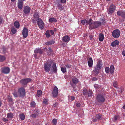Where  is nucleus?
I'll return each mask as SVG.
<instances>
[{
    "mask_svg": "<svg viewBox=\"0 0 125 125\" xmlns=\"http://www.w3.org/2000/svg\"><path fill=\"white\" fill-rule=\"evenodd\" d=\"M44 69L46 72H49L51 71L53 73H56L57 71V69L55 63H53V61L50 60L45 63Z\"/></svg>",
    "mask_w": 125,
    "mask_h": 125,
    "instance_id": "nucleus-1",
    "label": "nucleus"
},
{
    "mask_svg": "<svg viewBox=\"0 0 125 125\" xmlns=\"http://www.w3.org/2000/svg\"><path fill=\"white\" fill-rule=\"evenodd\" d=\"M91 21L90 25L89 28L90 29H96L100 26L101 25V22L98 21H95L92 22Z\"/></svg>",
    "mask_w": 125,
    "mask_h": 125,
    "instance_id": "nucleus-2",
    "label": "nucleus"
},
{
    "mask_svg": "<svg viewBox=\"0 0 125 125\" xmlns=\"http://www.w3.org/2000/svg\"><path fill=\"white\" fill-rule=\"evenodd\" d=\"M102 65V61L100 60H98L96 66L95 67L94 70L93 71V73H94L95 74L98 73L99 70L101 69Z\"/></svg>",
    "mask_w": 125,
    "mask_h": 125,
    "instance_id": "nucleus-3",
    "label": "nucleus"
},
{
    "mask_svg": "<svg viewBox=\"0 0 125 125\" xmlns=\"http://www.w3.org/2000/svg\"><path fill=\"white\" fill-rule=\"evenodd\" d=\"M18 92L20 97H23L25 96V90L22 87L19 89L18 90Z\"/></svg>",
    "mask_w": 125,
    "mask_h": 125,
    "instance_id": "nucleus-4",
    "label": "nucleus"
},
{
    "mask_svg": "<svg viewBox=\"0 0 125 125\" xmlns=\"http://www.w3.org/2000/svg\"><path fill=\"white\" fill-rule=\"evenodd\" d=\"M96 99L97 102L99 103L104 102L105 99L104 97L101 94H98L97 96Z\"/></svg>",
    "mask_w": 125,
    "mask_h": 125,
    "instance_id": "nucleus-5",
    "label": "nucleus"
},
{
    "mask_svg": "<svg viewBox=\"0 0 125 125\" xmlns=\"http://www.w3.org/2000/svg\"><path fill=\"white\" fill-rule=\"evenodd\" d=\"M120 31L118 29H116L114 30L112 32V35L115 38H118L120 36Z\"/></svg>",
    "mask_w": 125,
    "mask_h": 125,
    "instance_id": "nucleus-6",
    "label": "nucleus"
},
{
    "mask_svg": "<svg viewBox=\"0 0 125 125\" xmlns=\"http://www.w3.org/2000/svg\"><path fill=\"white\" fill-rule=\"evenodd\" d=\"M28 30L25 27H24L22 31L23 37L26 38L28 36Z\"/></svg>",
    "mask_w": 125,
    "mask_h": 125,
    "instance_id": "nucleus-7",
    "label": "nucleus"
},
{
    "mask_svg": "<svg viewBox=\"0 0 125 125\" xmlns=\"http://www.w3.org/2000/svg\"><path fill=\"white\" fill-rule=\"evenodd\" d=\"M115 6L113 5H111L109 10L108 11V12L109 14H112L114 12L115 10Z\"/></svg>",
    "mask_w": 125,
    "mask_h": 125,
    "instance_id": "nucleus-8",
    "label": "nucleus"
},
{
    "mask_svg": "<svg viewBox=\"0 0 125 125\" xmlns=\"http://www.w3.org/2000/svg\"><path fill=\"white\" fill-rule=\"evenodd\" d=\"M37 24L40 28L41 29H43L44 27V23L43 22L42 20L41 19H39L37 21Z\"/></svg>",
    "mask_w": 125,
    "mask_h": 125,
    "instance_id": "nucleus-9",
    "label": "nucleus"
},
{
    "mask_svg": "<svg viewBox=\"0 0 125 125\" xmlns=\"http://www.w3.org/2000/svg\"><path fill=\"white\" fill-rule=\"evenodd\" d=\"M40 19L39 18L38 13L37 12H35L33 15V18L32 19L33 23H36V21Z\"/></svg>",
    "mask_w": 125,
    "mask_h": 125,
    "instance_id": "nucleus-10",
    "label": "nucleus"
},
{
    "mask_svg": "<svg viewBox=\"0 0 125 125\" xmlns=\"http://www.w3.org/2000/svg\"><path fill=\"white\" fill-rule=\"evenodd\" d=\"M31 81V79L28 78L24 79L22 80L21 81V83L24 85H25L27 84V83Z\"/></svg>",
    "mask_w": 125,
    "mask_h": 125,
    "instance_id": "nucleus-11",
    "label": "nucleus"
},
{
    "mask_svg": "<svg viewBox=\"0 0 125 125\" xmlns=\"http://www.w3.org/2000/svg\"><path fill=\"white\" fill-rule=\"evenodd\" d=\"M58 93V89L57 87L55 86L52 92V94L53 96L55 97L57 95Z\"/></svg>",
    "mask_w": 125,
    "mask_h": 125,
    "instance_id": "nucleus-12",
    "label": "nucleus"
},
{
    "mask_svg": "<svg viewBox=\"0 0 125 125\" xmlns=\"http://www.w3.org/2000/svg\"><path fill=\"white\" fill-rule=\"evenodd\" d=\"M1 71L2 72L4 73L8 74L10 72V69L7 67H3L1 69Z\"/></svg>",
    "mask_w": 125,
    "mask_h": 125,
    "instance_id": "nucleus-13",
    "label": "nucleus"
},
{
    "mask_svg": "<svg viewBox=\"0 0 125 125\" xmlns=\"http://www.w3.org/2000/svg\"><path fill=\"white\" fill-rule=\"evenodd\" d=\"M31 10V9L29 6H25L24 7L23 11L25 14H28L30 12Z\"/></svg>",
    "mask_w": 125,
    "mask_h": 125,
    "instance_id": "nucleus-14",
    "label": "nucleus"
},
{
    "mask_svg": "<svg viewBox=\"0 0 125 125\" xmlns=\"http://www.w3.org/2000/svg\"><path fill=\"white\" fill-rule=\"evenodd\" d=\"M117 14L118 16H121L122 18L125 17V12L123 10H118L117 11Z\"/></svg>",
    "mask_w": 125,
    "mask_h": 125,
    "instance_id": "nucleus-15",
    "label": "nucleus"
},
{
    "mask_svg": "<svg viewBox=\"0 0 125 125\" xmlns=\"http://www.w3.org/2000/svg\"><path fill=\"white\" fill-rule=\"evenodd\" d=\"M101 116L99 114H96L94 116V119L92 121V123L95 122L97 121V120H99L101 119Z\"/></svg>",
    "mask_w": 125,
    "mask_h": 125,
    "instance_id": "nucleus-16",
    "label": "nucleus"
},
{
    "mask_svg": "<svg viewBox=\"0 0 125 125\" xmlns=\"http://www.w3.org/2000/svg\"><path fill=\"white\" fill-rule=\"evenodd\" d=\"M92 20L90 19L89 20L87 21L86 20H82L81 22L82 24L83 25H84L85 24H86L87 25H90L91 21H92Z\"/></svg>",
    "mask_w": 125,
    "mask_h": 125,
    "instance_id": "nucleus-17",
    "label": "nucleus"
},
{
    "mask_svg": "<svg viewBox=\"0 0 125 125\" xmlns=\"http://www.w3.org/2000/svg\"><path fill=\"white\" fill-rule=\"evenodd\" d=\"M70 39V37L66 35L63 37L62 40L63 42L67 43L69 41Z\"/></svg>",
    "mask_w": 125,
    "mask_h": 125,
    "instance_id": "nucleus-18",
    "label": "nucleus"
},
{
    "mask_svg": "<svg viewBox=\"0 0 125 125\" xmlns=\"http://www.w3.org/2000/svg\"><path fill=\"white\" fill-rule=\"evenodd\" d=\"M18 8L21 9H22L23 4V2L22 0H18Z\"/></svg>",
    "mask_w": 125,
    "mask_h": 125,
    "instance_id": "nucleus-19",
    "label": "nucleus"
},
{
    "mask_svg": "<svg viewBox=\"0 0 125 125\" xmlns=\"http://www.w3.org/2000/svg\"><path fill=\"white\" fill-rule=\"evenodd\" d=\"M99 40L100 41H103L104 38V34L101 33H99L98 36Z\"/></svg>",
    "mask_w": 125,
    "mask_h": 125,
    "instance_id": "nucleus-20",
    "label": "nucleus"
},
{
    "mask_svg": "<svg viewBox=\"0 0 125 125\" xmlns=\"http://www.w3.org/2000/svg\"><path fill=\"white\" fill-rule=\"evenodd\" d=\"M43 52L42 50H41L40 48H36L34 50V53H39L40 54H42Z\"/></svg>",
    "mask_w": 125,
    "mask_h": 125,
    "instance_id": "nucleus-21",
    "label": "nucleus"
},
{
    "mask_svg": "<svg viewBox=\"0 0 125 125\" xmlns=\"http://www.w3.org/2000/svg\"><path fill=\"white\" fill-rule=\"evenodd\" d=\"M88 63L89 67L92 66L93 64V60L91 58H90L88 61Z\"/></svg>",
    "mask_w": 125,
    "mask_h": 125,
    "instance_id": "nucleus-22",
    "label": "nucleus"
},
{
    "mask_svg": "<svg viewBox=\"0 0 125 125\" xmlns=\"http://www.w3.org/2000/svg\"><path fill=\"white\" fill-rule=\"evenodd\" d=\"M119 43V41L117 40H115L111 43V45L113 47H115L118 45Z\"/></svg>",
    "mask_w": 125,
    "mask_h": 125,
    "instance_id": "nucleus-23",
    "label": "nucleus"
},
{
    "mask_svg": "<svg viewBox=\"0 0 125 125\" xmlns=\"http://www.w3.org/2000/svg\"><path fill=\"white\" fill-rule=\"evenodd\" d=\"M72 81L74 84H76L78 82V79L75 77H73L72 79Z\"/></svg>",
    "mask_w": 125,
    "mask_h": 125,
    "instance_id": "nucleus-24",
    "label": "nucleus"
},
{
    "mask_svg": "<svg viewBox=\"0 0 125 125\" xmlns=\"http://www.w3.org/2000/svg\"><path fill=\"white\" fill-rule=\"evenodd\" d=\"M14 26L16 28L19 29L20 26V23L16 21L14 23Z\"/></svg>",
    "mask_w": 125,
    "mask_h": 125,
    "instance_id": "nucleus-25",
    "label": "nucleus"
},
{
    "mask_svg": "<svg viewBox=\"0 0 125 125\" xmlns=\"http://www.w3.org/2000/svg\"><path fill=\"white\" fill-rule=\"evenodd\" d=\"M13 116L12 113H8L7 114V117L9 119H11L13 117Z\"/></svg>",
    "mask_w": 125,
    "mask_h": 125,
    "instance_id": "nucleus-26",
    "label": "nucleus"
},
{
    "mask_svg": "<svg viewBox=\"0 0 125 125\" xmlns=\"http://www.w3.org/2000/svg\"><path fill=\"white\" fill-rule=\"evenodd\" d=\"M110 71L111 73H113L114 72L115 68L113 65H112L110 67Z\"/></svg>",
    "mask_w": 125,
    "mask_h": 125,
    "instance_id": "nucleus-27",
    "label": "nucleus"
},
{
    "mask_svg": "<svg viewBox=\"0 0 125 125\" xmlns=\"http://www.w3.org/2000/svg\"><path fill=\"white\" fill-rule=\"evenodd\" d=\"M54 43V41L52 40L46 42L45 44L47 45H50L53 44Z\"/></svg>",
    "mask_w": 125,
    "mask_h": 125,
    "instance_id": "nucleus-28",
    "label": "nucleus"
},
{
    "mask_svg": "<svg viewBox=\"0 0 125 125\" xmlns=\"http://www.w3.org/2000/svg\"><path fill=\"white\" fill-rule=\"evenodd\" d=\"M49 21L50 22L52 23L56 22L57 21L55 18H52L49 19Z\"/></svg>",
    "mask_w": 125,
    "mask_h": 125,
    "instance_id": "nucleus-29",
    "label": "nucleus"
},
{
    "mask_svg": "<svg viewBox=\"0 0 125 125\" xmlns=\"http://www.w3.org/2000/svg\"><path fill=\"white\" fill-rule=\"evenodd\" d=\"M20 118L22 120H24L25 118V115L23 114H20Z\"/></svg>",
    "mask_w": 125,
    "mask_h": 125,
    "instance_id": "nucleus-30",
    "label": "nucleus"
},
{
    "mask_svg": "<svg viewBox=\"0 0 125 125\" xmlns=\"http://www.w3.org/2000/svg\"><path fill=\"white\" fill-rule=\"evenodd\" d=\"M93 93L92 92L91 90L90 89L88 90V93L87 94L89 97H91L92 96Z\"/></svg>",
    "mask_w": 125,
    "mask_h": 125,
    "instance_id": "nucleus-31",
    "label": "nucleus"
},
{
    "mask_svg": "<svg viewBox=\"0 0 125 125\" xmlns=\"http://www.w3.org/2000/svg\"><path fill=\"white\" fill-rule=\"evenodd\" d=\"M61 70L62 73H64L66 72V68L65 67H61Z\"/></svg>",
    "mask_w": 125,
    "mask_h": 125,
    "instance_id": "nucleus-32",
    "label": "nucleus"
},
{
    "mask_svg": "<svg viewBox=\"0 0 125 125\" xmlns=\"http://www.w3.org/2000/svg\"><path fill=\"white\" fill-rule=\"evenodd\" d=\"M42 92L40 90H38L37 93V95L38 97L40 96L42 94Z\"/></svg>",
    "mask_w": 125,
    "mask_h": 125,
    "instance_id": "nucleus-33",
    "label": "nucleus"
},
{
    "mask_svg": "<svg viewBox=\"0 0 125 125\" xmlns=\"http://www.w3.org/2000/svg\"><path fill=\"white\" fill-rule=\"evenodd\" d=\"M75 97H74L73 96H69V99L70 101H72L74 100Z\"/></svg>",
    "mask_w": 125,
    "mask_h": 125,
    "instance_id": "nucleus-34",
    "label": "nucleus"
},
{
    "mask_svg": "<svg viewBox=\"0 0 125 125\" xmlns=\"http://www.w3.org/2000/svg\"><path fill=\"white\" fill-rule=\"evenodd\" d=\"M89 89H84L83 90V94L84 95H86L88 93V90Z\"/></svg>",
    "mask_w": 125,
    "mask_h": 125,
    "instance_id": "nucleus-35",
    "label": "nucleus"
},
{
    "mask_svg": "<svg viewBox=\"0 0 125 125\" xmlns=\"http://www.w3.org/2000/svg\"><path fill=\"white\" fill-rule=\"evenodd\" d=\"M5 59L6 58L4 56L0 55V62H3L4 61Z\"/></svg>",
    "mask_w": 125,
    "mask_h": 125,
    "instance_id": "nucleus-36",
    "label": "nucleus"
},
{
    "mask_svg": "<svg viewBox=\"0 0 125 125\" xmlns=\"http://www.w3.org/2000/svg\"><path fill=\"white\" fill-rule=\"evenodd\" d=\"M45 34L46 35V36L47 38H49L51 36V35L49 34V31H47L46 32Z\"/></svg>",
    "mask_w": 125,
    "mask_h": 125,
    "instance_id": "nucleus-37",
    "label": "nucleus"
},
{
    "mask_svg": "<svg viewBox=\"0 0 125 125\" xmlns=\"http://www.w3.org/2000/svg\"><path fill=\"white\" fill-rule=\"evenodd\" d=\"M11 31L13 34H15L16 33L17 31V30L14 28H12L11 29Z\"/></svg>",
    "mask_w": 125,
    "mask_h": 125,
    "instance_id": "nucleus-38",
    "label": "nucleus"
},
{
    "mask_svg": "<svg viewBox=\"0 0 125 125\" xmlns=\"http://www.w3.org/2000/svg\"><path fill=\"white\" fill-rule=\"evenodd\" d=\"M105 72L106 73H108L110 72V69L108 67H105Z\"/></svg>",
    "mask_w": 125,
    "mask_h": 125,
    "instance_id": "nucleus-39",
    "label": "nucleus"
},
{
    "mask_svg": "<svg viewBox=\"0 0 125 125\" xmlns=\"http://www.w3.org/2000/svg\"><path fill=\"white\" fill-rule=\"evenodd\" d=\"M13 94L15 97H17L19 94L18 92V93L16 92H14Z\"/></svg>",
    "mask_w": 125,
    "mask_h": 125,
    "instance_id": "nucleus-40",
    "label": "nucleus"
},
{
    "mask_svg": "<svg viewBox=\"0 0 125 125\" xmlns=\"http://www.w3.org/2000/svg\"><path fill=\"white\" fill-rule=\"evenodd\" d=\"M57 7L60 10H62L63 9L62 6L61 4H59L58 5Z\"/></svg>",
    "mask_w": 125,
    "mask_h": 125,
    "instance_id": "nucleus-41",
    "label": "nucleus"
},
{
    "mask_svg": "<svg viewBox=\"0 0 125 125\" xmlns=\"http://www.w3.org/2000/svg\"><path fill=\"white\" fill-rule=\"evenodd\" d=\"M43 102L45 104H47L48 103V99L46 98H44Z\"/></svg>",
    "mask_w": 125,
    "mask_h": 125,
    "instance_id": "nucleus-42",
    "label": "nucleus"
},
{
    "mask_svg": "<svg viewBox=\"0 0 125 125\" xmlns=\"http://www.w3.org/2000/svg\"><path fill=\"white\" fill-rule=\"evenodd\" d=\"M30 104L31 106L32 107H34L35 106L36 103L34 101H32L30 103Z\"/></svg>",
    "mask_w": 125,
    "mask_h": 125,
    "instance_id": "nucleus-43",
    "label": "nucleus"
},
{
    "mask_svg": "<svg viewBox=\"0 0 125 125\" xmlns=\"http://www.w3.org/2000/svg\"><path fill=\"white\" fill-rule=\"evenodd\" d=\"M52 52V50L51 48H49L48 51L47 52V54L49 55L50 54V53Z\"/></svg>",
    "mask_w": 125,
    "mask_h": 125,
    "instance_id": "nucleus-44",
    "label": "nucleus"
},
{
    "mask_svg": "<svg viewBox=\"0 0 125 125\" xmlns=\"http://www.w3.org/2000/svg\"><path fill=\"white\" fill-rule=\"evenodd\" d=\"M52 122L53 124L55 125L57 122V120L56 119H53L52 121Z\"/></svg>",
    "mask_w": 125,
    "mask_h": 125,
    "instance_id": "nucleus-45",
    "label": "nucleus"
},
{
    "mask_svg": "<svg viewBox=\"0 0 125 125\" xmlns=\"http://www.w3.org/2000/svg\"><path fill=\"white\" fill-rule=\"evenodd\" d=\"M117 82H114L113 83V86L115 88H117Z\"/></svg>",
    "mask_w": 125,
    "mask_h": 125,
    "instance_id": "nucleus-46",
    "label": "nucleus"
},
{
    "mask_svg": "<svg viewBox=\"0 0 125 125\" xmlns=\"http://www.w3.org/2000/svg\"><path fill=\"white\" fill-rule=\"evenodd\" d=\"M119 118L118 116L117 115H115L114 117V121H116Z\"/></svg>",
    "mask_w": 125,
    "mask_h": 125,
    "instance_id": "nucleus-47",
    "label": "nucleus"
},
{
    "mask_svg": "<svg viewBox=\"0 0 125 125\" xmlns=\"http://www.w3.org/2000/svg\"><path fill=\"white\" fill-rule=\"evenodd\" d=\"M65 67L67 69H69L71 67V65L70 64H66L65 65Z\"/></svg>",
    "mask_w": 125,
    "mask_h": 125,
    "instance_id": "nucleus-48",
    "label": "nucleus"
},
{
    "mask_svg": "<svg viewBox=\"0 0 125 125\" xmlns=\"http://www.w3.org/2000/svg\"><path fill=\"white\" fill-rule=\"evenodd\" d=\"M37 115V114H32L31 115V116L32 117L35 118L36 117Z\"/></svg>",
    "mask_w": 125,
    "mask_h": 125,
    "instance_id": "nucleus-49",
    "label": "nucleus"
},
{
    "mask_svg": "<svg viewBox=\"0 0 125 125\" xmlns=\"http://www.w3.org/2000/svg\"><path fill=\"white\" fill-rule=\"evenodd\" d=\"M8 99L9 101H12V98H11V97L10 96H9L8 97Z\"/></svg>",
    "mask_w": 125,
    "mask_h": 125,
    "instance_id": "nucleus-50",
    "label": "nucleus"
},
{
    "mask_svg": "<svg viewBox=\"0 0 125 125\" xmlns=\"http://www.w3.org/2000/svg\"><path fill=\"white\" fill-rule=\"evenodd\" d=\"M61 2L62 3H65L66 2V0H61Z\"/></svg>",
    "mask_w": 125,
    "mask_h": 125,
    "instance_id": "nucleus-51",
    "label": "nucleus"
},
{
    "mask_svg": "<svg viewBox=\"0 0 125 125\" xmlns=\"http://www.w3.org/2000/svg\"><path fill=\"white\" fill-rule=\"evenodd\" d=\"M2 120L4 121L5 122H7L8 120L7 119L5 118H3L2 119Z\"/></svg>",
    "mask_w": 125,
    "mask_h": 125,
    "instance_id": "nucleus-52",
    "label": "nucleus"
},
{
    "mask_svg": "<svg viewBox=\"0 0 125 125\" xmlns=\"http://www.w3.org/2000/svg\"><path fill=\"white\" fill-rule=\"evenodd\" d=\"M94 87L96 89H97L98 88V85L97 84H95L94 85Z\"/></svg>",
    "mask_w": 125,
    "mask_h": 125,
    "instance_id": "nucleus-53",
    "label": "nucleus"
},
{
    "mask_svg": "<svg viewBox=\"0 0 125 125\" xmlns=\"http://www.w3.org/2000/svg\"><path fill=\"white\" fill-rule=\"evenodd\" d=\"M122 54L123 56H125V51H123L122 52Z\"/></svg>",
    "mask_w": 125,
    "mask_h": 125,
    "instance_id": "nucleus-54",
    "label": "nucleus"
},
{
    "mask_svg": "<svg viewBox=\"0 0 125 125\" xmlns=\"http://www.w3.org/2000/svg\"><path fill=\"white\" fill-rule=\"evenodd\" d=\"M76 105L77 107H79L80 106V104L78 103H76Z\"/></svg>",
    "mask_w": 125,
    "mask_h": 125,
    "instance_id": "nucleus-55",
    "label": "nucleus"
},
{
    "mask_svg": "<svg viewBox=\"0 0 125 125\" xmlns=\"http://www.w3.org/2000/svg\"><path fill=\"white\" fill-rule=\"evenodd\" d=\"M50 32L51 33V34L52 35H53L54 34V32L52 30H50Z\"/></svg>",
    "mask_w": 125,
    "mask_h": 125,
    "instance_id": "nucleus-56",
    "label": "nucleus"
},
{
    "mask_svg": "<svg viewBox=\"0 0 125 125\" xmlns=\"http://www.w3.org/2000/svg\"><path fill=\"white\" fill-rule=\"evenodd\" d=\"M58 104L57 103H55L54 104H53V106L54 107L56 106H57Z\"/></svg>",
    "mask_w": 125,
    "mask_h": 125,
    "instance_id": "nucleus-57",
    "label": "nucleus"
},
{
    "mask_svg": "<svg viewBox=\"0 0 125 125\" xmlns=\"http://www.w3.org/2000/svg\"><path fill=\"white\" fill-rule=\"evenodd\" d=\"M2 22V19L0 17V24H1Z\"/></svg>",
    "mask_w": 125,
    "mask_h": 125,
    "instance_id": "nucleus-58",
    "label": "nucleus"
},
{
    "mask_svg": "<svg viewBox=\"0 0 125 125\" xmlns=\"http://www.w3.org/2000/svg\"><path fill=\"white\" fill-rule=\"evenodd\" d=\"M34 57L35 58H36V56H37V54H34Z\"/></svg>",
    "mask_w": 125,
    "mask_h": 125,
    "instance_id": "nucleus-59",
    "label": "nucleus"
},
{
    "mask_svg": "<svg viewBox=\"0 0 125 125\" xmlns=\"http://www.w3.org/2000/svg\"><path fill=\"white\" fill-rule=\"evenodd\" d=\"M124 109H125V104L123 107Z\"/></svg>",
    "mask_w": 125,
    "mask_h": 125,
    "instance_id": "nucleus-60",
    "label": "nucleus"
},
{
    "mask_svg": "<svg viewBox=\"0 0 125 125\" xmlns=\"http://www.w3.org/2000/svg\"><path fill=\"white\" fill-rule=\"evenodd\" d=\"M56 30H57V29L56 28H54V31H56Z\"/></svg>",
    "mask_w": 125,
    "mask_h": 125,
    "instance_id": "nucleus-61",
    "label": "nucleus"
},
{
    "mask_svg": "<svg viewBox=\"0 0 125 125\" xmlns=\"http://www.w3.org/2000/svg\"><path fill=\"white\" fill-rule=\"evenodd\" d=\"M44 51H47V48H44Z\"/></svg>",
    "mask_w": 125,
    "mask_h": 125,
    "instance_id": "nucleus-62",
    "label": "nucleus"
},
{
    "mask_svg": "<svg viewBox=\"0 0 125 125\" xmlns=\"http://www.w3.org/2000/svg\"><path fill=\"white\" fill-rule=\"evenodd\" d=\"M12 1H14L15 0H11Z\"/></svg>",
    "mask_w": 125,
    "mask_h": 125,
    "instance_id": "nucleus-63",
    "label": "nucleus"
},
{
    "mask_svg": "<svg viewBox=\"0 0 125 125\" xmlns=\"http://www.w3.org/2000/svg\"><path fill=\"white\" fill-rule=\"evenodd\" d=\"M95 79L94 80H96V78H94L93 79Z\"/></svg>",
    "mask_w": 125,
    "mask_h": 125,
    "instance_id": "nucleus-64",
    "label": "nucleus"
}]
</instances>
